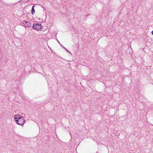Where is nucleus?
Here are the masks:
<instances>
[{
	"label": "nucleus",
	"mask_w": 153,
	"mask_h": 153,
	"mask_svg": "<svg viewBox=\"0 0 153 153\" xmlns=\"http://www.w3.org/2000/svg\"><path fill=\"white\" fill-rule=\"evenodd\" d=\"M14 118L17 124L22 126L25 123V118L21 117L19 114H16L14 115Z\"/></svg>",
	"instance_id": "f257e3e1"
},
{
	"label": "nucleus",
	"mask_w": 153,
	"mask_h": 153,
	"mask_svg": "<svg viewBox=\"0 0 153 153\" xmlns=\"http://www.w3.org/2000/svg\"><path fill=\"white\" fill-rule=\"evenodd\" d=\"M42 27L41 25L38 23L33 24V25L34 29L38 31L42 30Z\"/></svg>",
	"instance_id": "f03ea898"
},
{
	"label": "nucleus",
	"mask_w": 153,
	"mask_h": 153,
	"mask_svg": "<svg viewBox=\"0 0 153 153\" xmlns=\"http://www.w3.org/2000/svg\"><path fill=\"white\" fill-rule=\"evenodd\" d=\"M22 23L24 26L26 27H30L31 26V23L25 20L23 21Z\"/></svg>",
	"instance_id": "7ed1b4c3"
},
{
	"label": "nucleus",
	"mask_w": 153,
	"mask_h": 153,
	"mask_svg": "<svg viewBox=\"0 0 153 153\" xmlns=\"http://www.w3.org/2000/svg\"><path fill=\"white\" fill-rule=\"evenodd\" d=\"M35 7V6H33L32 8V10H31V13L32 15L33 14L35 13V10L34 9V7Z\"/></svg>",
	"instance_id": "20e7f679"
},
{
	"label": "nucleus",
	"mask_w": 153,
	"mask_h": 153,
	"mask_svg": "<svg viewBox=\"0 0 153 153\" xmlns=\"http://www.w3.org/2000/svg\"><path fill=\"white\" fill-rule=\"evenodd\" d=\"M62 47L64 49V50L66 51L68 53H70V51H68L66 48H65L64 46H62Z\"/></svg>",
	"instance_id": "39448f33"
},
{
	"label": "nucleus",
	"mask_w": 153,
	"mask_h": 153,
	"mask_svg": "<svg viewBox=\"0 0 153 153\" xmlns=\"http://www.w3.org/2000/svg\"><path fill=\"white\" fill-rule=\"evenodd\" d=\"M152 34L153 35V30H152Z\"/></svg>",
	"instance_id": "423d86ee"
}]
</instances>
